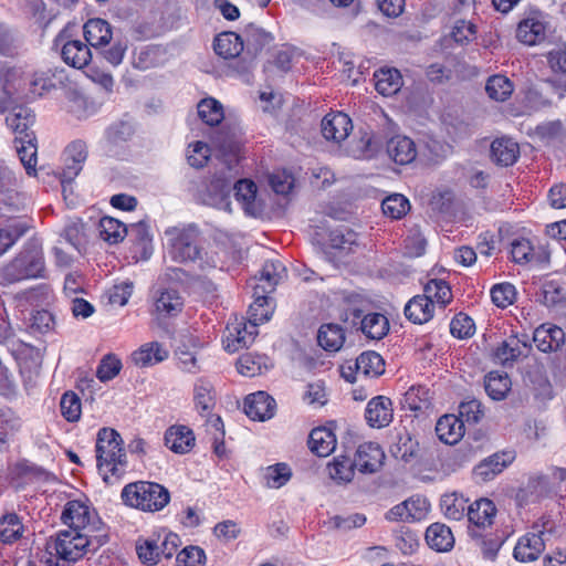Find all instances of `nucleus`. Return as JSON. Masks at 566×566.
I'll return each mask as SVG.
<instances>
[{
  "instance_id": "1",
  "label": "nucleus",
  "mask_w": 566,
  "mask_h": 566,
  "mask_svg": "<svg viewBox=\"0 0 566 566\" xmlns=\"http://www.w3.org/2000/svg\"><path fill=\"white\" fill-rule=\"evenodd\" d=\"M108 536L61 531L45 544V554L40 558L46 566H71L87 552H95L106 544Z\"/></svg>"
},
{
  "instance_id": "2",
  "label": "nucleus",
  "mask_w": 566,
  "mask_h": 566,
  "mask_svg": "<svg viewBox=\"0 0 566 566\" xmlns=\"http://www.w3.org/2000/svg\"><path fill=\"white\" fill-rule=\"evenodd\" d=\"M96 464L103 480L108 483L111 476L120 478L127 467L126 451L120 434L113 428H101L95 443Z\"/></svg>"
},
{
  "instance_id": "3",
  "label": "nucleus",
  "mask_w": 566,
  "mask_h": 566,
  "mask_svg": "<svg viewBox=\"0 0 566 566\" xmlns=\"http://www.w3.org/2000/svg\"><path fill=\"white\" fill-rule=\"evenodd\" d=\"M15 134L14 148L29 176L35 177V115L24 106H15L6 117Z\"/></svg>"
},
{
  "instance_id": "4",
  "label": "nucleus",
  "mask_w": 566,
  "mask_h": 566,
  "mask_svg": "<svg viewBox=\"0 0 566 566\" xmlns=\"http://www.w3.org/2000/svg\"><path fill=\"white\" fill-rule=\"evenodd\" d=\"M120 500L128 507L155 513L170 502V492L157 482L135 481L122 489Z\"/></svg>"
},
{
  "instance_id": "5",
  "label": "nucleus",
  "mask_w": 566,
  "mask_h": 566,
  "mask_svg": "<svg viewBox=\"0 0 566 566\" xmlns=\"http://www.w3.org/2000/svg\"><path fill=\"white\" fill-rule=\"evenodd\" d=\"M60 517L63 524L67 525L71 531L82 534H103L108 536L106 525L88 500L67 501L63 505Z\"/></svg>"
},
{
  "instance_id": "6",
  "label": "nucleus",
  "mask_w": 566,
  "mask_h": 566,
  "mask_svg": "<svg viewBox=\"0 0 566 566\" xmlns=\"http://www.w3.org/2000/svg\"><path fill=\"white\" fill-rule=\"evenodd\" d=\"M166 234L170 237L171 255L179 262H198V268L202 271L216 268V262L203 260L198 247V230L196 227L182 229H169Z\"/></svg>"
},
{
  "instance_id": "7",
  "label": "nucleus",
  "mask_w": 566,
  "mask_h": 566,
  "mask_svg": "<svg viewBox=\"0 0 566 566\" xmlns=\"http://www.w3.org/2000/svg\"><path fill=\"white\" fill-rule=\"evenodd\" d=\"M87 159V147L83 140H73L62 154L63 167L59 172H53V180L65 195L66 187L80 175Z\"/></svg>"
},
{
  "instance_id": "8",
  "label": "nucleus",
  "mask_w": 566,
  "mask_h": 566,
  "mask_svg": "<svg viewBox=\"0 0 566 566\" xmlns=\"http://www.w3.org/2000/svg\"><path fill=\"white\" fill-rule=\"evenodd\" d=\"M57 478L46 470L38 467V494L43 497L45 505L41 507L40 517L50 516L67 502L65 492L59 490Z\"/></svg>"
},
{
  "instance_id": "9",
  "label": "nucleus",
  "mask_w": 566,
  "mask_h": 566,
  "mask_svg": "<svg viewBox=\"0 0 566 566\" xmlns=\"http://www.w3.org/2000/svg\"><path fill=\"white\" fill-rule=\"evenodd\" d=\"M8 349L14 358L20 376L27 391H32L35 387V348L31 343L22 339H12L9 342Z\"/></svg>"
},
{
  "instance_id": "10",
  "label": "nucleus",
  "mask_w": 566,
  "mask_h": 566,
  "mask_svg": "<svg viewBox=\"0 0 566 566\" xmlns=\"http://www.w3.org/2000/svg\"><path fill=\"white\" fill-rule=\"evenodd\" d=\"M531 348L527 344L526 336L523 338L513 334L503 339L492 353V359L506 368H512L522 357L526 356L525 349Z\"/></svg>"
},
{
  "instance_id": "11",
  "label": "nucleus",
  "mask_w": 566,
  "mask_h": 566,
  "mask_svg": "<svg viewBox=\"0 0 566 566\" xmlns=\"http://www.w3.org/2000/svg\"><path fill=\"white\" fill-rule=\"evenodd\" d=\"M250 285L253 289L254 301L248 310L249 322L252 325H260L268 322L274 312L273 300L270 297L273 291H268L265 284L260 281L252 280Z\"/></svg>"
},
{
  "instance_id": "12",
  "label": "nucleus",
  "mask_w": 566,
  "mask_h": 566,
  "mask_svg": "<svg viewBox=\"0 0 566 566\" xmlns=\"http://www.w3.org/2000/svg\"><path fill=\"white\" fill-rule=\"evenodd\" d=\"M514 459V451L495 452L474 467L473 475L480 482L491 481L507 468Z\"/></svg>"
},
{
  "instance_id": "13",
  "label": "nucleus",
  "mask_w": 566,
  "mask_h": 566,
  "mask_svg": "<svg viewBox=\"0 0 566 566\" xmlns=\"http://www.w3.org/2000/svg\"><path fill=\"white\" fill-rule=\"evenodd\" d=\"M243 410L254 421H265L274 417L275 399L265 391L250 394L244 399Z\"/></svg>"
},
{
  "instance_id": "14",
  "label": "nucleus",
  "mask_w": 566,
  "mask_h": 566,
  "mask_svg": "<svg viewBox=\"0 0 566 566\" xmlns=\"http://www.w3.org/2000/svg\"><path fill=\"white\" fill-rule=\"evenodd\" d=\"M349 327L361 332L369 339L379 340L388 334L389 321L381 313L367 311L353 322Z\"/></svg>"
},
{
  "instance_id": "15",
  "label": "nucleus",
  "mask_w": 566,
  "mask_h": 566,
  "mask_svg": "<svg viewBox=\"0 0 566 566\" xmlns=\"http://www.w3.org/2000/svg\"><path fill=\"white\" fill-rule=\"evenodd\" d=\"M354 458L360 473L371 474L382 467L385 452L376 442H364L358 446Z\"/></svg>"
},
{
  "instance_id": "16",
  "label": "nucleus",
  "mask_w": 566,
  "mask_h": 566,
  "mask_svg": "<svg viewBox=\"0 0 566 566\" xmlns=\"http://www.w3.org/2000/svg\"><path fill=\"white\" fill-rule=\"evenodd\" d=\"M322 134L328 140H344L353 128L350 117L343 112L326 114L322 119Z\"/></svg>"
},
{
  "instance_id": "17",
  "label": "nucleus",
  "mask_w": 566,
  "mask_h": 566,
  "mask_svg": "<svg viewBox=\"0 0 566 566\" xmlns=\"http://www.w3.org/2000/svg\"><path fill=\"white\" fill-rule=\"evenodd\" d=\"M154 306L158 318H171L182 312L185 298L176 289H164L155 297Z\"/></svg>"
},
{
  "instance_id": "18",
  "label": "nucleus",
  "mask_w": 566,
  "mask_h": 566,
  "mask_svg": "<svg viewBox=\"0 0 566 566\" xmlns=\"http://www.w3.org/2000/svg\"><path fill=\"white\" fill-rule=\"evenodd\" d=\"M392 402L388 397L371 398L365 409V419L371 428L387 427L392 420Z\"/></svg>"
},
{
  "instance_id": "19",
  "label": "nucleus",
  "mask_w": 566,
  "mask_h": 566,
  "mask_svg": "<svg viewBox=\"0 0 566 566\" xmlns=\"http://www.w3.org/2000/svg\"><path fill=\"white\" fill-rule=\"evenodd\" d=\"M533 342L539 352H556L565 343V332L557 325L542 324L535 328Z\"/></svg>"
},
{
  "instance_id": "20",
  "label": "nucleus",
  "mask_w": 566,
  "mask_h": 566,
  "mask_svg": "<svg viewBox=\"0 0 566 566\" xmlns=\"http://www.w3.org/2000/svg\"><path fill=\"white\" fill-rule=\"evenodd\" d=\"M516 38L526 45H536L546 39V23L541 14L523 19L516 29Z\"/></svg>"
},
{
  "instance_id": "21",
  "label": "nucleus",
  "mask_w": 566,
  "mask_h": 566,
  "mask_svg": "<svg viewBox=\"0 0 566 566\" xmlns=\"http://www.w3.org/2000/svg\"><path fill=\"white\" fill-rule=\"evenodd\" d=\"M83 34L86 43L94 49L109 45L113 39L112 25L104 19H88L83 25Z\"/></svg>"
},
{
  "instance_id": "22",
  "label": "nucleus",
  "mask_w": 566,
  "mask_h": 566,
  "mask_svg": "<svg viewBox=\"0 0 566 566\" xmlns=\"http://www.w3.org/2000/svg\"><path fill=\"white\" fill-rule=\"evenodd\" d=\"M542 534V532H531L522 536L514 547V558L522 563L536 560L545 549Z\"/></svg>"
},
{
  "instance_id": "23",
  "label": "nucleus",
  "mask_w": 566,
  "mask_h": 566,
  "mask_svg": "<svg viewBox=\"0 0 566 566\" xmlns=\"http://www.w3.org/2000/svg\"><path fill=\"white\" fill-rule=\"evenodd\" d=\"M386 151L389 158L398 165H408L417 157V147L415 142L405 135L391 137L386 145Z\"/></svg>"
},
{
  "instance_id": "24",
  "label": "nucleus",
  "mask_w": 566,
  "mask_h": 566,
  "mask_svg": "<svg viewBox=\"0 0 566 566\" xmlns=\"http://www.w3.org/2000/svg\"><path fill=\"white\" fill-rule=\"evenodd\" d=\"M8 275L13 281L35 277V249L28 244L8 266Z\"/></svg>"
},
{
  "instance_id": "25",
  "label": "nucleus",
  "mask_w": 566,
  "mask_h": 566,
  "mask_svg": "<svg viewBox=\"0 0 566 566\" xmlns=\"http://www.w3.org/2000/svg\"><path fill=\"white\" fill-rule=\"evenodd\" d=\"M165 446L178 454L188 453L195 446V433L187 426H171L165 432Z\"/></svg>"
},
{
  "instance_id": "26",
  "label": "nucleus",
  "mask_w": 566,
  "mask_h": 566,
  "mask_svg": "<svg viewBox=\"0 0 566 566\" xmlns=\"http://www.w3.org/2000/svg\"><path fill=\"white\" fill-rule=\"evenodd\" d=\"M61 56L67 65L83 69L91 62L92 52L86 41L67 40L62 45Z\"/></svg>"
},
{
  "instance_id": "27",
  "label": "nucleus",
  "mask_w": 566,
  "mask_h": 566,
  "mask_svg": "<svg viewBox=\"0 0 566 566\" xmlns=\"http://www.w3.org/2000/svg\"><path fill=\"white\" fill-rule=\"evenodd\" d=\"M520 157V146L510 137H499L491 144V158L502 167L513 166Z\"/></svg>"
},
{
  "instance_id": "28",
  "label": "nucleus",
  "mask_w": 566,
  "mask_h": 566,
  "mask_svg": "<svg viewBox=\"0 0 566 566\" xmlns=\"http://www.w3.org/2000/svg\"><path fill=\"white\" fill-rule=\"evenodd\" d=\"M496 514L495 504L489 499H480L469 505L467 512L468 520L473 528L479 531L490 526ZM472 526L469 527V530Z\"/></svg>"
},
{
  "instance_id": "29",
  "label": "nucleus",
  "mask_w": 566,
  "mask_h": 566,
  "mask_svg": "<svg viewBox=\"0 0 566 566\" xmlns=\"http://www.w3.org/2000/svg\"><path fill=\"white\" fill-rule=\"evenodd\" d=\"M314 428L308 436V448L318 457L329 455L336 448V434L331 427Z\"/></svg>"
},
{
  "instance_id": "30",
  "label": "nucleus",
  "mask_w": 566,
  "mask_h": 566,
  "mask_svg": "<svg viewBox=\"0 0 566 566\" xmlns=\"http://www.w3.org/2000/svg\"><path fill=\"white\" fill-rule=\"evenodd\" d=\"M168 356V350L160 343L150 342L133 352L132 360L137 367L146 368L166 360Z\"/></svg>"
},
{
  "instance_id": "31",
  "label": "nucleus",
  "mask_w": 566,
  "mask_h": 566,
  "mask_svg": "<svg viewBox=\"0 0 566 566\" xmlns=\"http://www.w3.org/2000/svg\"><path fill=\"white\" fill-rule=\"evenodd\" d=\"M436 433L446 444H455L464 434V423L455 415H443L436 424Z\"/></svg>"
},
{
  "instance_id": "32",
  "label": "nucleus",
  "mask_w": 566,
  "mask_h": 566,
  "mask_svg": "<svg viewBox=\"0 0 566 566\" xmlns=\"http://www.w3.org/2000/svg\"><path fill=\"white\" fill-rule=\"evenodd\" d=\"M428 546L436 552H449L454 546L451 528L443 523H432L424 534Z\"/></svg>"
},
{
  "instance_id": "33",
  "label": "nucleus",
  "mask_w": 566,
  "mask_h": 566,
  "mask_svg": "<svg viewBox=\"0 0 566 566\" xmlns=\"http://www.w3.org/2000/svg\"><path fill=\"white\" fill-rule=\"evenodd\" d=\"M375 88L384 96L398 93L402 86L400 72L394 67L379 69L374 73Z\"/></svg>"
},
{
  "instance_id": "34",
  "label": "nucleus",
  "mask_w": 566,
  "mask_h": 566,
  "mask_svg": "<svg viewBox=\"0 0 566 566\" xmlns=\"http://www.w3.org/2000/svg\"><path fill=\"white\" fill-rule=\"evenodd\" d=\"M434 304L420 295L413 296L408 301L403 308L405 316L413 324H424L433 317Z\"/></svg>"
},
{
  "instance_id": "35",
  "label": "nucleus",
  "mask_w": 566,
  "mask_h": 566,
  "mask_svg": "<svg viewBox=\"0 0 566 566\" xmlns=\"http://www.w3.org/2000/svg\"><path fill=\"white\" fill-rule=\"evenodd\" d=\"M61 237L78 253L85 252L87 235L85 223L81 218H69L65 222Z\"/></svg>"
},
{
  "instance_id": "36",
  "label": "nucleus",
  "mask_w": 566,
  "mask_h": 566,
  "mask_svg": "<svg viewBox=\"0 0 566 566\" xmlns=\"http://www.w3.org/2000/svg\"><path fill=\"white\" fill-rule=\"evenodd\" d=\"M354 366L356 373L366 378H376L385 373V360L374 350L363 352L354 361Z\"/></svg>"
},
{
  "instance_id": "37",
  "label": "nucleus",
  "mask_w": 566,
  "mask_h": 566,
  "mask_svg": "<svg viewBox=\"0 0 566 566\" xmlns=\"http://www.w3.org/2000/svg\"><path fill=\"white\" fill-rule=\"evenodd\" d=\"M193 401L201 416H209L216 406L213 386L210 381L200 378L193 387Z\"/></svg>"
},
{
  "instance_id": "38",
  "label": "nucleus",
  "mask_w": 566,
  "mask_h": 566,
  "mask_svg": "<svg viewBox=\"0 0 566 566\" xmlns=\"http://www.w3.org/2000/svg\"><path fill=\"white\" fill-rule=\"evenodd\" d=\"M356 468L355 458L342 453L334 457L333 461L327 464L328 475L337 483H348L353 480Z\"/></svg>"
},
{
  "instance_id": "39",
  "label": "nucleus",
  "mask_w": 566,
  "mask_h": 566,
  "mask_svg": "<svg viewBox=\"0 0 566 566\" xmlns=\"http://www.w3.org/2000/svg\"><path fill=\"white\" fill-rule=\"evenodd\" d=\"M216 54L223 59L237 57L243 51V38L234 32H223L213 42Z\"/></svg>"
},
{
  "instance_id": "40",
  "label": "nucleus",
  "mask_w": 566,
  "mask_h": 566,
  "mask_svg": "<svg viewBox=\"0 0 566 566\" xmlns=\"http://www.w3.org/2000/svg\"><path fill=\"white\" fill-rule=\"evenodd\" d=\"M512 387L511 378L506 373L490 371L484 377V389L488 396L495 400H503Z\"/></svg>"
},
{
  "instance_id": "41",
  "label": "nucleus",
  "mask_w": 566,
  "mask_h": 566,
  "mask_svg": "<svg viewBox=\"0 0 566 566\" xmlns=\"http://www.w3.org/2000/svg\"><path fill=\"white\" fill-rule=\"evenodd\" d=\"M318 345L327 352H337L345 342V332L338 324H323L317 333Z\"/></svg>"
},
{
  "instance_id": "42",
  "label": "nucleus",
  "mask_w": 566,
  "mask_h": 566,
  "mask_svg": "<svg viewBox=\"0 0 566 566\" xmlns=\"http://www.w3.org/2000/svg\"><path fill=\"white\" fill-rule=\"evenodd\" d=\"M67 76L63 69L54 67L42 71L38 76V96L50 95L52 92L63 88Z\"/></svg>"
},
{
  "instance_id": "43",
  "label": "nucleus",
  "mask_w": 566,
  "mask_h": 566,
  "mask_svg": "<svg viewBox=\"0 0 566 566\" xmlns=\"http://www.w3.org/2000/svg\"><path fill=\"white\" fill-rule=\"evenodd\" d=\"M469 500L463 494L453 492L441 497L440 506L444 516L449 520L460 521L467 516Z\"/></svg>"
},
{
  "instance_id": "44",
  "label": "nucleus",
  "mask_w": 566,
  "mask_h": 566,
  "mask_svg": "<svg viewBox=\"0 0 566 566\" xmlns=\"http://www.w3.org/2000/svg\"><path fill=\"white\" fill-rule=\"evenodd\" d=\"M344 310L342 319L348 326L368 311L369 303L360 294L350 292L344 295Z\"/></svg>"
},
{
  "instance_id": "45",
  "label": "nucleus",
  "mask_w": 566,
  "mask_h": 566,
  "mask_svg": "<svg viewBox=\"0 0 566 566\" xmlns=\"http://www.w3.org/2000/svg\"><path fill=\"white\" fill-rule=\"evenodd\" d=\"M514 91L513 82L503 74H494L490 76L485 84L488 96L496 102L509 99Z\"/></svg>"
},
{
  "instance_id": "46",
  "label": "nucleus",
  "mask_w": 566,
  "mask_h": 566,
  "mask_svg": "<svg viewBox=\"0 0 566 566\" xmlns=\"http://www.w3.org/2000/svg\"><path fill=\"white\" fill-rule=\"evenodd\" d=\"M98 232L102 240L109 244H117L128 233V228L119 220L103 217L98 222Z\"/></svg>"
},
{
  "instance_id": "47",
  "label": "nucleus",
  "mask_w": 566,
  "mask_h": 566,
  "mask_svg": "<svg viewBox=\"0 0 566 566\" xmlns=\"http://www.w3.org/2000/svg\"><path fill=\"white\" fill-rule=\"evenodd\" d=\"M30 229L31 224L22 220H14L0 228V255L6 253Z\"/></svg>"
},
{
  "instance_id": "48",
  "label": "nucleus",
  "mask_w": 566,
  "mask_h": 566,
  "mask_svg": "<svg viewBox=\"0 0 566 566\" xmlns=\"http://www.w3.org/2000/svg\"><path fill=\"white\" fill-rule=\"evenodd\" d=\"M249 323V327L244 324L242 328L234 327L235 334L232 332L229 333L226 339V349L228 352L234 353L241 348H248L253 343L258 334L256 327L259 325H252L251 322Z\"/></svg>"
},
{
  "instance_id": "49",
  "label": "nucleus",
  "mask_w": 566,
  "mask_h": 566,
  "mask_svg": "<svg viewBox=\"0 0 566 566\" xmlns=\"http://www.w3.org/2000/svg\"><path fill=\"white\" fill-rule=\"evenodd\" d=\"M158 547L157 534H153L146 538H139L136 542V553L140 562L145 565L154 566L161 562Z\"/></svg>"
},
{
  "instance_id": "50",
  "label": "nucleus",
  "mask_w": 566,
  "mask_h": 566,
  "mask_svg": "<svg viewBox=\"0 0 566 566\" xmlns=\"http://www.w3.org/2000/svg\"><path fill=\"white\" fill-rule=\"evenodd\" d=\"M197 111L200 119L209 126L219 125L224 117L221 103L212 97L201 99Z\"/></svg>"
},
{
  "instance_id": "51",
  "label": "nucleus",
  "mask_w": 566,
  "mask_h": 566,
  "mask_svg": "<svg viewBox=\"0 0 566 566\" xmlns=\"http://www.w3.org/2000/svg\"><path fill=\"white\" fill-rule=\"evenodd\" d=\"M328 244L332 249L350 252L357 245V233L347 227H338L329 231Z\"/></svg>"
},
{
  "instance_id": "52",
  "label": "nucleus",
  "mask_w": 566,
  "mask_h": 566,
  "mask_svg": "<svg viewBox=\"0 0 566 566\" xmlns=\"http://www.w3.org/2000/svg\"><path fill=\"white\" fill-rule=\"evenodd\" d=\"M231 191H233V185L223 177H214L208 186V192L212 196L213 202L229 211Z\"/></svg>"
},
{
  "instance_id": "53",
  "label": "nucleus",
  "mask_w": 566,
  "mask_h": 566,
  "mask_svg": "<svg viewBox=\"0 0 566 566\" xmlns=\"http://www.w3.org/2000/svg\"><path fill=\"white\" fill-rule=\"evenodd\" d=\"M284 274L285 268L281 261H266L260 271V276L253 277V281H260L265 284L268 291H274Z\"/></svg>"
},
{
  "instance_id": "54",
  "label": "nucleus",
  "mask_w": 566,
  "mask_h": 566,
  "mask_svg": "<svg viewBox=\"0 0 566 566\" xmlns=\"http://www.w3.org/2000/svg\"><path fill=\"white\" fill-rule=\"evenodd\" d=\"M273 40L274 38L270 32L254 24L248 25L244 30L243 42L245 41L249 50H252L255 54L269 46Z\"/></svg>"
},
{
  "instance_id": "55",
  "label": "nucleus",
  "mask_w": 566,
  "mask_h": 566,
  "mask_svg": "<svg viewBox=\"0 0 566 566\" xmlns=\"http://www.w3.org/2000/svg\"><path fill=\"white\" fill-rule=\"evenodd\" d=\"M292 476L291 468L286 463L269 465L263 474L264 484L271 489L285 485Z\"/></svg>"
},
{
  "instance_id": "56",
  "label": "nucleus",
  "mask_w": 566,
  "mask_h": 566,
  "mask_svg": "<svg viewBox=\"0 0 566 566\" xmlns=\"http://www.w3.org/2000/svg\"><path fill=\"white\" fill-rule=\"evenodd\" d=\"M381 210L391 219H401L410 210V203L403 195L394 193L382 200Z\"/></svg>"
},
{
  "instance_id": "57",
  "label": "nucleus",
  "mask_w": 566,
  "mask_h": 566,
  "mask_svg": "<svg viewBox=\"0 0 566 566\" xmlns=\"http://www.w3.org/2000/svg\"><path fill=\"white\" fill-rule=\"evenodd\" d=\"M234 198L242 203L245 211H250L254 206L258 187L253 180L240 179L233 185Z\"/></svg>"
},
{
  "instance_id": "58",
  "label": "nucleus",
  "mask_w": 566,
  "mask_h": 566,
  "mask_svg": "<svg viewBox=\"0 0 566 566\" xmlns=\"http://www.w3.org/2000/svg\"><path fill=\"white\" fill-rule=\"evenodd\" d=\"M516 289L512 283L502 282L494 284L490 291L491 300L496 307L506 308L516 298Z\"/></svg>"
},
{
  "instance_id": "59",
  "label": "nucleus",
  "mask_w": 566,
  "mask_h": 566,
  "mask_svg": "<svg viewBox=\"0 0 566 566\" xmlns=\"http://www.w3.org/2000/svg\"><path fill=\"white\" fill-rule=\"evenodd\" d=\"M23 526L15 514H8L0 520V541L11 544L22 535Z\"/></svg>"
},
{
  "instance_id": "60",
  "label": "nucleus",
  "mask_w": 566,
  "mask_h": 566,
  "mask_svg": "<svg viewBox=\"0 0 566 566\" xmlns=\"http://www.w3.org/2000/svg\"><path fill=\"white\" fill-rule=\"evenodd\" d=\"M418 446V441L406 433L405 436H399L398 441L391 448V453L396 459L410 462L417 457Z\"/></svg>"
},
{
  "instance_id": "61",
  "label": "nucleus",
  "mask_w": 566,
  "mask_h": 566,
  "mask_svg": "<svg viewBox=\"0 0 566 566\" xmlns=\"http://www.w3.org/2000/svg\"><path fill=\"white\" fill-rule=\"evenodd\" d=\"M62 416L69 422H76L81 418L82 403L80 397L74 391H66L62 395L60 401Z\"/></svg>"
},
{
  "instance_id": "62",
  "label": "nucleus",
  "mask_w": 566,
  "mask_h": 566,
  "mask_svg": "<svg viewBox=\"0 0 566 566\" xmlns=\"http://www.w3.org/2000/svg\"><path fill=\"white\" fill-rule=\"evenodd\" d=\"M511 255L513 262L526 264L535 260V250L528 239L518 238L511 243Z\"/></svg>"
},
{
  "instance_id": "63",
  "label": "nucleus",
  "mask_w": 566,
  "mask_h": 566,
  "mask_svg": "<svg viewBox=\"0 0 566 566\" xmlns=\"http://www.w3.org/2000/svg\"><path fill=\"white\" fill-rule=\"evenodd\" d=\"M475 332L474 321L465 313H458L450 322V333L453 337L465 339Z\"/></svg>"
},
{
  "instance_id": "64",
  "label": "nucleus",
  "mask_w": 566,
  "mask_h": 566,
  "mask_svg": "<svg viewBox=\"0 0 566 566\" xmlns=\"http://www.w3.org/2000/svg\"><path fill=\"white\" fill-rule=\"evenodd\" d=\"M178 566H205L206 553L199 546H187L176 556Z\"/></svg>"
}]
</instances>
